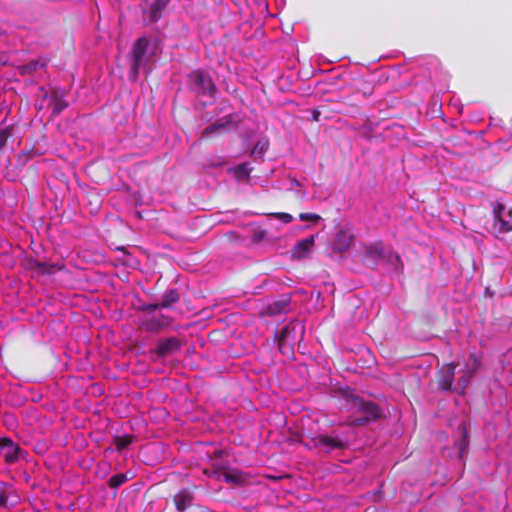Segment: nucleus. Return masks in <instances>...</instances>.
<instances>
[{
  "label": "nucleus",
  "mask_w": 512,
  "mask_h": 512,
  "mask_svg": "<svg viewBox=\"0 0 512 512\" xmlns=\"http://www.w3.org/2000/svg\"><path fill=\"white\" fill-rule=\"evenodd\" d=\"M268 146H269V143L267 140H260L258 141L252 151H251V156H259V157H262L264 155V153L267 151L268 149Z\"/></svg>",
  "instance_id": "393cba45"
},
{
  "label": "nucleus",
  "mask_w": 512,
  "mask_h": 512,
  "mask_svg": "<svg viewBox=\"0 0 512 512\" xmlns=\"http://www.w3.org/2000/svg\"><path fill=\"white\" fill-rule=\"evenodd\" d=\"M159 308H162L160 306V302L159 303H153V304H144L143 306H141L140 310L142 311H147V312H152L156 309H159Z\"/></svg>",
  "instance_id": "473e14b6"
},
{
  "label": "nucleus",
  "mask_w": 512,
  "mask_h": 512,
  "mask_svg": "<svg viewBox=\"0 0 512 512\" xmlns=\"http://www.w3.org/2000/svg\"><path fill=\"white\" fill-rule=\"evenodd\" d=\"M194 499L193 491L188 488H182L173 496V503L178 512H184L192 507Z\"/></svg>",
  "instance_id": "1a4fd4ad"
},
{
  "label": "nucleus",
  "mask_w": 512,
  "mask_h": 512,
  "mask_svg": "<svg viewBox=\"0 0 512 512\" xmlns=\"http://www.w3.org/2000/svg\"><path fill=\"white\" fill-rule=\"evenodd\" d=\"M168 0H155L150 8V19L156 22L162 16V12L166 8Z\"/></svg>",
  "instance_id": "aec40b11"
},
{
  "label": "nucleus",
  "mask_w": 512,
  "mask_h": 512,
  "mask_svg": "<svg viewBox=\"0 0 512 512\" xmlns=\"http://www.w3.org/2000/svg\"><path fill=\"white\" fill-rule=\"evenodd\" d=\"M148 40L145 37L138 38L132 49L133 54V63H132V73L134 77H137L140 67L146 61V52L148 48Z\"/></svg>",
  "instance_id": "423d86ee"
},
{
  "label": "nucleus",
  "mask_w": 512,
  "mask_h": 512,
  "mask_svg": "<svg viewBox=\"0 0 512 512\" xmlns=\"http://www.w3.org/2000/svg\"><path fill=\"white\" fill-rule=\"evenodd\" d=\"M349 403L354 413L359 415L351 418L350 425L352 426H363L375 422L382 417V410L373 401H365L358 396H352Z\"/></svg>",
  "instance_id": "f257e3e1"
},
{
  "label": "nucleus",
  "mask_w": 512,
  "mask_h": 512,
  "mask_svg": "<svg viewBox=\"0 0 512 512\" xmlns=\"http://www.w3.org/2000/svg\"><path fill=\"white\" fill-rule=\"evenodd\" d=\"M299 332L300 337L302 338L304 333V325L298 321H292L288 323L281 331L278 346L280 350H283L286 346L292 347L296 334Z\"/></svg>",
  "instance_id": "20e7f679"
},
{
  "label": "nucleus",
  "mask_w": 512,
  "mask_h": 512,
  "mask_svg": "<svg viewBox=\"0 0 512 512\" xmlns=\"http://www.w3.org/2000/svg\"><path fill=\"white\" fill-rule=\"evenodd\" d=\"M455 363L451 362L438 373V385L444 391H450L454 381Z\"/></svg>",
  "instance_id": "4468645a"
},
{
  "label": "nucleus",
  "mask_w": 512,
  "mask_h": 512,
  "mask_svg": "<svg viewBox=\"0 0 512 512\" xmlns=\"http://www.w3.org/2000/svg\"><path fill=\"white\" fill-rule=\"evenodd\" d=\"M291 298L289 295H283L279 299L272 301L265 308V314L268 316H277L289 312Z\"/></svg>",
  "instance_id": "9d476101"
},
{
  "label": "nucleus",
  "mask_w": 512,
  "mask_h": 512,
  "mask_svg": "<svg viewBox=\"0 0 512 512\" xmlns=\"http://www.w3.org/2000/svg\"><path fill=\"white\" fill-rule=\"evenodd\" d=\"M224 478L227 482L239 483L242 481V476L236 473H225Z\"/></svg>",
  "instance_id": "2f4dec72"
},
{
  "label": "nucleus",
  "mask_w": 512,
  "mask_h": 512,
  "mask_svg": "<svg viewBox=\"0 0 512 512\" xmlns=\"http://www.w3.org/2000/svg\"><path fill=\"white\" fill-rule=\"evenodd\" d=\"M133 441V437L130 435L116 436L114 437L113 443L117 451H121L127 448Z\"/></svg>",
  "instance_id": "5701e85b"
},
{
  "label": "nucleus",
  "mask_w": 512,
  "mask_h": 512,
  "mask_svg": "<svg viewBox=\"0 0 512 512\" xmlns=\"http://www.w3.org/2000/svg\"><path fill=\"white\" fill-rule=\"evenodd\" d=\"M266 237V232L262 229H256L253 231L251 236V241L253 243H260L262 242Z\"/></svg>",
  "instance_id": "c85d7f7f"
},
{
  "label": "nucleus",
  "mask_w": 512,
  "mask_h": 512,
  "mask_svg": "<svg viewBox=\"0 0 512 512\" xmlns=\"http://www.w3.org/2000/svg\"><path fill=\"white\" fill-rule=\"evenodd\" d=\"M49 107L51 108L53 116H58L68 107V103L64 99L63 92L59 90H53L49 100Z\"/></svg>",
  "instance_id": "2eb2a0df"
},
{
  "label": "nucleus",
  "mask_w": 512,
  "mask_h": 512,
  "mask_svg": "<svg viewBox=\"0 0 512 512\" xmlns=\"http://www.w3.org/2000/svg\"><path fill=\"white\" fill-rule=\"evenodd\" d=\"M128 480L127 476L123 473H118L111 476L108 480L110 488L117 489Z\"/></svg>",
  "instance_id": "b1692460"
},
{
  "label": "nucleus",
  "mask_w": 512,
  "mask_h": 512,
  "mask_svg": "<svg viewBox=\"0 0 512 512\" xmlns=\"http://www.w3.org/2000/svg\"><path fill=\"white\" fill-rule=\"evenodd\" d=\"M182 343L177 337H169L158 342L157 347L153 351L157 358H166L180 350Z\"/></svg>",
  "instance_id": "0eeeda50"
},
{
  "label": "nucleus",
  "mask_w": 512,
  "mask_h": 512,
  "mask_svg": "<svg viewBox=\"0 0 512 512\" xmlns=\"http://www.w3.org/2000/svg\"><path fill=\"white\" fill-rule=\"evenodd\" d=\"M172 319L169 316L159 315L152 318H147L143 321V328L147 332L158 333L164 328L170 326Z\"/></svg>",
  "instance_id": "9b49d317"
},
{
  "label": "nucleus",
  "mask_w": 512,
  "mask_h": 512,
  "mask_svg": "<svg viewBox=\"0 0 512 512\" xmlns=\"http://www.w3.org/2000/svg\"><path fill=\"white\" fill-rule=\"evenodd\" d=\"M10 136L11 129L9 127L0 130V151L3 150Z\"/></svg>",
  "instance_id": "bb28decb"
},
{
  "label": "nucleus",
  "mask_w": 512,
  "mask_h": 512,
  "mask_svg": "<svg viewBox=\"0 0 512 512\" xmlns=\"http://www.w3.org/2000/svg\"><path fill=\"white\" fill-rule=\"evenodd\" d=\"M301 221H313L316 222L321 219L320 215L315 213H301L299 215Z\"/></svg>",
  "instance_id": "7c9ffc66"
},
{
  "label": "nucleus",
  "mask_w": 512,
  "mask_h": 512,
  "mask_svg": "<svg viewBox=\"0 0 512 512\" xmlns=\"http://www.w3.org/2000/svg\"><path fill=\"white\" fill-rule=\"evenodd\" d=\"M352 242L353 236L344 230H340L336 235L334 246L336 249L344 251L350 247Z\"/></svg>",
  "instance_id": "f3484780"
},
{
  "label": "nucleus",
  "mask_w": 512,
  "mask_h": 512,
  "mask_svg": "<svg viewBox=\"0 0 512 512\" xmlns=\"http://www.w3.org/2000/svg\"><path fill=\"white\" fill-rule=\"evenodd\" d=\"M504 207L502 205L498 206V209L495 211V221H494V228L499 233H507L512 230V226L509 225V223L502 219L500 215V211L503 210Z\"/></svg>",
  "instance_id": "a211bd4d"
},
{
  "label": "nucleus",
  "mask_w": 512,
  "mask_h": 512,
  "mask_svg": "<svg viewBox=\"0 0 512 512\" xmlns=\"http://www.w3.org/2000/svg\"><path fill=\"white\" fill-rule=\"evenodd\" d=\"M20 503V497L15 489L3 481H0V508H11Z\"/></svg>",
  "instance_id": "6e6552de"
},
{
  "label": "nucleus",
  "mask_w": 512,
  "mask_h": 512,
  "mask_svg": "<svg viewBox=\"0 0 512 512\" xmlns=\"http://www.w3.org/2000/svg\"><path fill=\"white\" fill-rule=\"evenodd\" d=\"M19 157H20V158H23V157H24L25 159H28V158H29V155H28V153H21V154L19 155Z\"/></svg>",
  "instance_id": "f704fd0d"
},
{
  "label": "nucleus",
  "mask_w": 512,
  "mask_h": 512,
  "mask_svg": "<svg viewBox=\"0 0 512 512\" xmlns=\"http://www.w3.org/2000/svg\"><path fill=\"white\" fill-rule=\"evenodd\" d=\"M4 65V62L0 60V67Z\"/></svg>",
  "instance_id": "c9c22d12"
},
{
  "label": "nucleus",
  "mask_w": 512,
  "mask_h": 512,
  "mask_svg": "<svg viewBox=\"0 0 512 512\" xmlns=\"http://www.w3.org/2000/svg\"><path fill=\"white\" fill-rule=\"evenodd\" d=\"M314 242V236H309L298 241L291 250V257L297 260L305 258L313 248Z\"/></svg>",
  "instance_id": "ddd939ff"
},
{
  "label": "nucleus",
  "mask_w": 512,
  "mask_h": 512,
  "mask_svg": "<svg viewBox=\"0 0 512 512\" xmlns=\"http://www.w3.org/2000/svg\"><path fill=\"white\" fill-rule=\"evenodd\" d=\"M232 123V117L231 115L225 116L216 122L208 125L203 131H202V138L210 139L214 134H221Z\"/></svg>",
  "instance_id": "f8f14e48"
},
{
  "label": "nucleus",
  "mask_w": 512,
  "mask_h": 512,
  "mask_svg": "<svg viewBox=\"0 0 512 512\" xmlns=\"http://www.w3.org/2000/svg\"><path fill=\"white\" fill-rule=\"evenodd\" d=\"M319 117H320V112L318 110H314L312 112V118L314 121H319Z\"/></svg>",
  "instance_id": "72a5a7b5"
},
{
  "label": "nucleus",
  "mask_w": 512,
  "mask_h": 512,
  "mask_svg": "<svg viewBox=\"0 0 512 512\" xmlns=\"http://www.w3.org/2000/svg\"><path fill=\"white\" fill-rule=\"evenodd\" d=\"M479 368L480 361L474 354H472L469 358V361L466 363L463 372L473 377V375L479 370Z\"/></svg>",
  "instance_id": "412c9836"
},
{
  "label": "nucleus",
  "mask_w": 512,
  "mask_h": 512,
  "mask_svg": "<svg viewBox=\"0 0 512 512\" xmlns=\"http://www.w3.org/2000/svg\"><path fill=\"white\" fill-rule=\"evenodd\" d=\"M472 377L469 376L468 374H465L463 376H461L458 380V386L459 388L461 389V393H464L468 384H469V381Z\"/></svg>",
  "instance_id": "c756f323"
},
{
  "label": "nucleus",
  "mask_w": 512,
  "mask_h": 512,
  "mask_svg": "<svg viewBox=\"0 0 512 512\" xmlns=\"http://www.w3.org/2000/svg\"><path fill=\"white\" fill-rule=\"evenodd\" d=\"M251 171L247 163H241L234 168V175L237 179H249Z\"/></svg>",
  "instance_id": "4be33fe9"
},
{
  "label": "nucleus",
  "mask_w": 512,
  "mask_h": 512,
  "mask_svg": "<svg viewBox=\"0 0 512 512\" xmlns=\"http://www.w3.org/2000/svg\"><path fill=\"white\" fill-rule=\"evenodd\" d=\"M269 216H272L276 219L281 220L284 223H291L293 221V216L289 213L284 212H276V213H270Z\"/></svg>",
  "instance_id": "cd10ccee"
},
{
  "label": "nucleus",
  "mask_w": 512,
  "mask_h": 512,
  "mask_svg": "<svg viewBox=\"0 0 512 512\" xmlns=\"http://www.w3.org/2000/svg\"><path fill=\"white\" fill-rule=\"evenodd\" d=\"M310 442L314 448L322 449L325 452L346 447V442L337 435L317 434L311 437Z\"/></svg>",
  "instance_id": "7ed1b4c3"
},
{
  "label": "nucleus",
  "mask_w": 512,
  "mask_h": 512,
  "mask_svg": "<svg viewBox=\"0 0 512 512\" xmlns=\"http://www.w3.org/2000/svg\"><path fill=\"white\" fill-rule=\"evenodd\" d=\"M30 265L33 269L42 275H53L64 268V266L59 263H47L37 260L32 261Z\"/></svg>",
  "instance_id": "dca6fc26"
},
{
  "label": "nucleus",
  "mask_w": 512,
  "mask_h": 512,
  "mask_svg": "<svg viewBox=\"0 0 512 512\" xmlns=\"http://www.w3.org/2000/svg\"><path fill=\"white\" fill-rule=\"evenodd\" d=\"M23 452L24 451L20 448V446L16 444L11 438H0V454L3 456L6 463L12 464L17 462Z\"/></svg>",
  "instance_id": "39448f33"
},
{
  "label": "nucleus",
  "mask_w": 512,
  "mask_h": 512,
  "mask_svg": "<svg viewBox=\"0 0 512 512\" xmlns=\"http://www.w3.org/2000/svg\"><path fill=\"white\" fill-rule=\"evenodd\" d=\"M180 300V294L178 290L171 289L168 290L163 296L162 300L160 301V306L162 308H171L173 304L179 302Z\"/></svg>",
  "instance_id": "6ab92c4d"
},
{
  "label": "nucleus",
  "mask_w": 512,
  "mask_h": 512,
  "mask_svg": "<svg viewBox=\"0 0 512 512\" xmlns=\"http://www.w3.org/2000/svg\"><path fill=\"white\" fill-rule=\"evenodd\" d=\"M41 66L43 67L44 64H40L39 61H31L25 65H22L19 70H20V74L21 75H29V74H32L34 73L37 68Z\"/></svg>",
  "instance_id": "a878e982"
},
{
  "label": "nucleus",
  "mask_w": 512,
  "mask_h": 512,
  "mask_svg": "<svg viewBox=\"0 0 512 512\" xmlns=\"http://www.w3.org/2000/svg\"><path fill=\"white\" fill-rule=\"evenodd\" d=\"M188 81L190 89L198 95H215V83L207 72L194 70L189 74Z\"/></svg>",
  "instance_id": "f03ea898"
}]
</instances>
